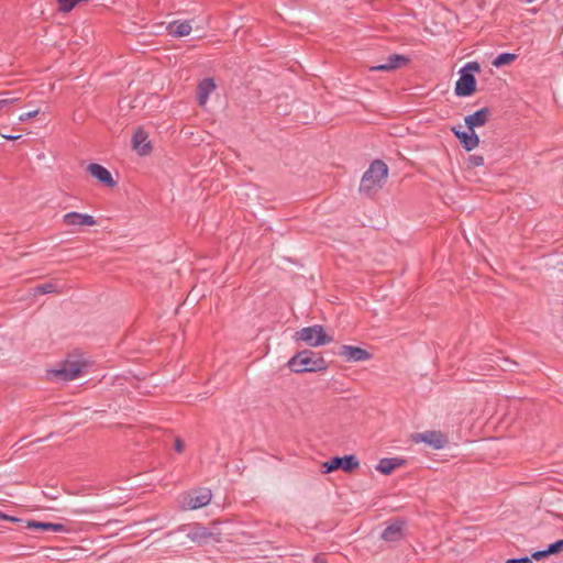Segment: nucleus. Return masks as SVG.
Instances as JSON below:
<instances>
[{"label": "nucleus", "mask_w": 563, "mask_h": 563, "mask_svg": "<svg viewBox=\"0 0 563 563\" xmlns=\"http://www.w3.org/2000/svg\"><path fill=\"white\" fill-rule=\"evenodd\" d=\"M287 366L296 374L324 372L329 367L321 353L308 349L297 352Z\"/></svg>", "instance_id": "nucleus-1"}, {"label": "nucleus", "mask_w": 563, "mask_h": 563, "mask_svg": "<svg viewBox=\"0 0 563 563\" xmlns=\"http://www.w3.org/2000/svg\"><path fill=\"white\" fill-rule=\"evenodd\" d=\"M387 177L388 166L380 159L372 162L361 179L360 192L372 198L383 187Z\"/></svg>", "instance_id": "nucleus-2"}, {"label": "nucleus", "mask_w": 563, "mask_h": 563, "mask_svg": "<svg viewBox=\"0 0 563 563\" xmlns=\"http://www.w3.org/2000/svg\"><path fill=\"white\" fill-rule=\"evenodd\" d=\"M295 336L312 347H318L333 341V336L327 334L324 328L320 324L302 328L296 332Z\"/></svg>", "instance_id": "nucleus-3"}, {"label": "nucleus", "mask_w": 563, "mask_h": 563, "mask_svg": "<svg viewBox=\"0 0 563 563\" xmlns=\"http://www.w3.org/2000/svg\"><path fill=\"white\" fill-rule=\"evenodd\" d=\"M360 467V462L354 454H346L343 456H333L321 464V473L329 474L338 470L345 473H353Z\"/></svg>", "instance_id": "nucleus-4"}, {"label": "nucleus", "mask_w": 563, "mask_h": 563, "mask_svg": "<svg viewBox=\"0 0 563 563\" xmlns=\"http://www.w3.org/2000/svg\"><path fill=\"white\" fill-rule=\"evenodd\" d=\"M85 364L80 361H64L59 368L49 369L47 376L49 379L69 382L78 378L82 374Z\"/></svg>", "instance_id": "nucleus-5"}, {"label": "nucleus", "mask_w": 563, "mask_h": 563, "mask_svg": "<svg viewBox=\"0 0 563 563\" xmlns=\"http://www.w3.org/2000/svg\"><path fill=\"white\" fill-rule=\"evenodd\" d=\"M415 442H423L434 450H440L449 443L448 437L441 431H424L413 437Z\"/></svg>", "instance_id": "nucleus-6"}, {"label": "nucleus", "mask_w": 563, "mask_h": 563, "mask_svg": "<svg viewBox=\"0 0 563 563\" xmlns=\"http://www.w3.org/2000/svg\"><path fill=\"white\" fill-rule=\"evenodd\" d=\"M212 494L209 488H198L191 490L184 499L188 509L194 510L207 506L211 500Z\"/></svg>", "instance_id": "nucleus-7"}, {"label": "nucleus", "mask_w": 563, "mask_h": 563, "mask_svg": "<svg viewBox=\"0 0 563 563\" xmlns=\"http://www.w3.org/2000/svg\"><path fill=\"white\" fill-rule=\"evenodd\" d=\"M477 81L473 74L460 70V78L455 82L454 93L457 97H470L476 92Z\"/></svg>", "instance_id": "nucleus-8"}, {"label": "nucleus", "mask_w": 563, "mask_h": 563, "mask_svg": "<svg viewBox=\"0 0 563 563\" xmlns=\"http://www.w3.org/2000/svg\"><path fill=\"white\" fill-rule=\"evenodd\" d=\"M461 125L452 126L451 131L459 140L460 144L466 152H471L479 145V136L475 130L462 131Z\"/></svg>", "instance_id": "nucleus-9"}, {"label": "nucleus", "mask_w": 563, "mask_h": 563, "mask_svg": "<svg viewBox=\"0 0 563 563\" xmlns=\"http://www.w3.org/2000/svg\"><path fill=\"white\" fill-rule=\"evenodd\" d=\"M411 59L401 54H391L387 57L386 63L371 66L369 71H393L410 64Z\"/></svg>", "instance_id": "nucleus-10"}, {"label": "nucleus", "mask_w": 563, "mask_h": 563, "mask_svg": "<svg viewBox=\"0 0 563 563\" xmlns=\"http://www.w3.org/2000/svg\"><path fill=\"white\" fill-rule=\"evenodd\" d=\"M338 354L346 362H364L372 358V354L360 346L343 344L339 347Z\"/></svg>", "instance_id": "nucleus-11"}, {"label": "nucleus", "mask_w": 563, "mask_h": 563, "mask_svg": "<svg viewBox=\"0 0 563 563\" xmlns=\"http://www.w3.org/2000/svg\"><path fill=\"white\" fill-rule=\"evenodd\" d=\"M132 148L140 155L146 156L152 153L153 146L151 141H148L147 132L139 126L132 136Z\"/></svg>", "instance_id": "nucleus-12"}, {"label": "nucleus", "mask_w": 563, "mask_h": 563, "mask_svg": "<svg viewBox=\"0 0 563 563\" xmlns=\"http://www.w3.org/2000/svg\"><path fill=\"white\" fill-rule=\"evenodd\" d=\"M87 172L96 178L101 185L106 187H114L117 181L113 179L111 173L98 163H91L87 166Z\"/></svg>", "instance_id": "nucleus-13"}, {"label": "nucleus", "mask_w": 563, "mask_h": 563, "mask_svg": "<svg viewBox=\"0 0 563 563\" xmlns=\"http://www.w3.org/2000/svg\"><path fill=\"white\" fill-rule=\"evenodd\" d=\"M490 113V109L484 107L474 113L466 115L464 121L467 130H475L476 128L484 126L488 122Z\"/></svg>", "instance_id": "nucleus-14"}, {"label": "nucleus", "mask_w": 563, "mask_h": 563, "mask_svg": "<svg viewBox=\"0 0 563 563\" xmlns=\"http://www.w3.org/2000/svg\"><path fill=\"white\" fill-rule=\"evenodd\" d=\"M63 222L68 227L75 225H95L97 222L90 214H82L76 211L68 212L64 216Z\"/></svg>", "instance_id": "nucleus-15"}, {"label": "nucleus", "mask_w": 563, "mask_h": 563, "mask_svg": "<svg viewBox=\"0 0 563 563\" xmlns=\"http://www.w3.org/2000/svg\"><path fill=\"white\" fill-rule=\"evenodd\" d=\"M404 526L405 521H394L383 530L380 538L387 542H395L401 540L404 538Z\"/></svg>", "instance_id": "nucleus-16"}, {"label": "nucleus", "mask_w": 563, "mask_h": 563, "mask_svg": "<svg viewBox=\"0 0 563 563\" xmlns=\"http://www.w3.org/2000/svg\"><path fill=\"white\" fill-rule=\"evenodd\" d=\"M25 528L29 530H40V531H51V532H68L69 531V529L62 523L45 522V521H37V520H27Z\"/></svg>", "instance_id": "nucleus-17"}, {"label": "nucleus", "mask_w": 563, "mask_h": 563, "mask_svg": "<svg viewBox=\"0 0 563 563\" xmlns=\"http://www.w3.org/2000/svg\"><path fill=\"white\" fill-rule=\"evenodd\" d=\"M216 89V84L212 78H203L197 88V100L200 106H205L210 93Z\"/></svg>", "instance_id": "nucleus-18"}, {"label": "nucleus", "mask_w": 563, "mask_h": 563, "mask_svg": "<svg viewBox=\"0 0 563 563\" xmlns=\"http://www.w3.org/2000/svg\"><path fill=\"white\" fill-rule=\"evenodd\" d=\"M405 463H406V461L404 459L384 457V459L379 460V462L376 466V470L384 475H389L397 467L405 465Z\"/></svg>", "instance_id": "nucleus-19"}, {"label": "nucleus", "mask_w": 563, "mask_h": 563, "mask_svg": "<svg viewBox=\"0 0 563 563\" xmlns=\"http://www.w3.org/2000/svg\"><path fill=\"white\" fill-rule=\"evenodd\" d=\"M168 33L174 37H183L191 32V25L189 21H174L167 26Z\"/></svg>", "instance_id": "nucleus-20"}, {"label": "nucleus", "mask_w": 563, "mask_h": 563, "mask_svg": "<svg viewBox=\"0 0 563 563\" xmlns=\"http://www.w3.org/2000/svg\"><path fill=\"white\" fill-rule=\"evenodd\" d=\"M187 537L194 542H200L212 537V532L203 526L195 525L188 531Z\"/></svg>", "instance_id": "nucleus-21"}, {"label": "nucleus", "mask_w": 563, "mask_h": 563, "mask_svg": "<svg viewBox=\"0 0 563 563\" xmlns=\"http://www.w3.org/2000/svg\"><path fill=\"white\" fill-rule=\"evenodd\" d=\"M516 58H517L516 54H512V53H501V54L497 55L494 58L493 65L498 68V67H501V66H505V65H509Z\"/></svg>", "instance_id": "nucleus-22"}, {"label": "nucleus", "mask_w": 563, "mask_h": 563, "mask_svg": "<svg viewBox=\"0 0 563 563\" xmlns=\"http://www.w3.org/2000/svg\"><path fill=\"white\" fill-rule=\"evenodd\" d=\"M32 290L34 296L52 294L57 291V285L54 283H45L35 286Z\"/></svg>", "instance_id": "nucleus-23"}, {"label": "nucleus", "mask_w": 563, "mask_h": 563, "mask_svg": "<svg viewBox=\"0 0 563 563\" xmlns=\"http://www.w3.org/2000/svg\"><path fill=\"white\" fill-rule=\"evenodd\" d=\"M460 70L463 71V73H466V74H473L474 75V73H479L481 71V65L477 62H468Z\"/></svg>", "instance_id": "nucleus-24"}, {"label": "nucleus", "mask_w": 563, "mask_h": 563, "mask_svg": "<svg viewBox=\"0 0 563 563\" xmlns=\"http://www.w3.org/2000/svg\"><path fill=\"white\" fill-rule=\"evenodd\" d=\"M468 167H478L484 165V157L482 155H470L467 158Z\"/></svg>", "instance_id": "nucleus-25"}, {"label": "nucleus", "mask_w": 563, "mask_h": 563, "mask_svg": "<svg viewBox=\"0 0 563 563\" xmlns=\"http://www.w3.org/2000/svg\"><path fill=\"white\" fill-rule=\"evenodd\" d=\"M563 551V539H560L548 545V552L551 554H556Z\"/></svg>", "instance_id": "nucleus-26"}, {"label": "nucleus", "mask_w": 563, "mask_h": 563, "mask_svg": "<svg viewBox=\"0 0 563 563\" xmlns=\"http://www.w3.org/2000/svg\"><path fill=\"white\" fill-rule=\"evenodd\" d=\"M549 555H551V552H548V548H547L545 550H540V551L533 552L530 558H531V560L534 559V560L539 561Z\"/></svg>", "instance_id": "nucleus-27"}, {"label": "nucleus", "mask_w": 563, "mask_h": 563, "mask_svg": "<svg viewBox=\"0 0 563 563\" xmlns=\"http://www.w3.org/2000/svg\"><path fill=\"white\" fill-rule=\"evenodd\" d=\"M505 563H532L531 558L522 556V558H514L508 559Z\"/></svg>", "instance_id": "nucleus-28"}, {"label": "nucleus", "mask_w": 563, "mask_h": 563, "mask_svg": "<svg viewBox=\"0 0 563 563\" xmlns=\"http://www.w3.org/2000/svg\"><path fill=\"white\" fill-rule=\"evenodd\" d=\"M37 113H38V110H33V111L25 112V113L20 115V120L21 121L30 120V119L36 117Z\"/></svg>", "instance_id": "nucleus-29"}, {"label": "nucleus", "mask_w": 563, "mask_h": 563, "mask_svg": "<svg viewBox=\"0 0 563 563\" xmlns=\"http://www.w3.org/2000/svg\"><path fill=\"white\" fill-rule=\"evenodd\" d=\"M174 449L176 452L181 453L185 449V443L180 438H176Z\"/></svg>", "instance_id": "nucleus-30"}, {"label": "nucleus", "mask_w": 563, "mask_h": 563, "mask_svg": "<svg viewBox=\"0 0 563 563\" xmlns=\"http://www.w3.org/2000/svg\"><path fill=\"white\" fill-rule=\"evenodd\" d=\"M0 519L11 521V522H21L22 521L20 518L7 515L2 511H0Z\"/></svg>", "instance_id": "nucleus-31"}, {"label": "nucleus", "mask_w": 563, "mask_h": 563, "mask_svg": "<svg viewBox=\"0 0 563 563\" xmlns=\"http://www.w3.org/2000/svg\"><path fill=\"white\" fill-rule=\"evenodd\" d=\"M16 100H19V99H18V98H11V99L5 98V99H0V111H1L3 108L8 107L9 104H11V103L15 102Z\"/></svg>", "instance_id": "nucleus-32"}, {"label": "nucleus", "mask_w": 563, "mask_h": 563, "mask_svg": "<svg viewBox=\"0 0 563 563\" xmlns=\"http://www.w3.org/2000/svg\"><path fill=\"white\" fill-rule=\"evenodd\" d=\"M314 563H327V559L323 554H317L313 559Z\"/></svg>", "instance_id": "nucleus-33"}, {"label": "nucleus", "mask_w": 563, "mask_h": 563, "mask_svg": "<svg viewBox=\"0 0 563 563\" xmlns=\"http://www.w3.org/2000/svg\"><path fill=\"white\" fill-rule=\"evenodd\" d=\"M7 140H11V141H14V140H18L20 139L21 136L20 135H16V136H13V135H8V136H4Z\"/></svg>", "instance_id": "nucleus-34"}, {"label": "nucleus", "mask_w": 563, "mask_h": 563, "mask_svg": "<svg viewBox=\"0 0 563 563\" xmlns=\"http://www.w3.org/2000/svg\"><path fill=\"white\" fill-rule=\"evenodd\" d=\"M526 1L530 3V2H533L534 0H526Z\"/></svg>", "instance_id": "nucleus-35"}]
</instances>
